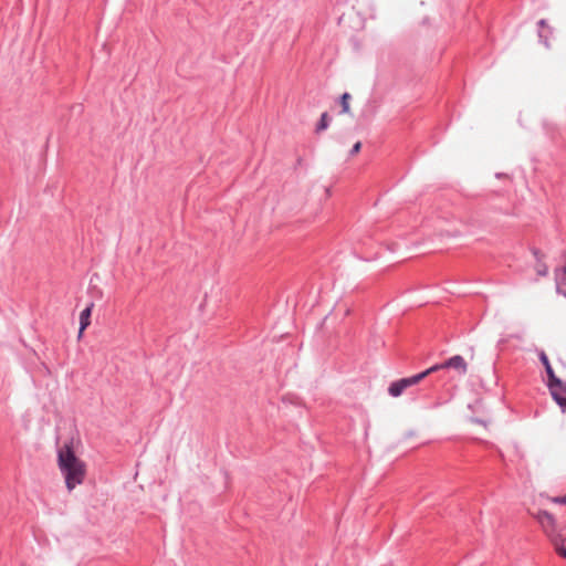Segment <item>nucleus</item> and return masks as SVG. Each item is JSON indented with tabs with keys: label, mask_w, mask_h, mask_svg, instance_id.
Returning <instances> with one entry per match:
<instances>
[{
	"label": "nucleus",
	"mask_w": 566,
	"mask_h": 566,
	"mask_svg": "<svg viewBox=\"0 0 566 566\" xmlns=\"http://www.w3.org/2000/svg\"><path fill=\"white\" fill-rule=\"evenodd\" d=\"M57 467L65 479L69 491L84 482L86 464L76 457L72 443H65L57 450Z\"/></svg>",
	"instance_id": "nucleus-1"
},
{
	"label": "nucleus",
	"mask_w": 566,
	"mask_h": 566,
	"mask_svg": "<svg viewBox=\"0 0 566 566\" xmlns=\"http://www.w3.org/2000/svg\"><path fill=\"white\" fill-rule=\"evenodd\" d=\"M532 516L537 521L542 531L553 545L558 546V544L564 543L565 538L557 525L555 516L552 513L541 510L537 513L532 514Z\"/></svg>",
	"instance_id": "nucleus-2"
},
{
	"label": "nucleus",
	"mask_w": 566,
	"mask_h": 566,
	"mask_svg": "<svg viewBox=\"0 0 566 566\" xmlns=\"http://www.w3.org/2000/svg\"><path fill=\"white\" fill-rule=\"evenodd\" d=\"M438 367H430L421 373L412 375L410 377L400 378L396 381H392L388 387V394L391 397L401 396L405 390L409 387L418 385L421 380H423L428 375L437 371Z\"/></svg>",
	"instance_id": "nucleus-3"
},
{
	"label": "nucleus",
	"mask_w": 566,
	"mask_h": 566,
	"mask_svg": "<svg viewBox=\"0 0 566 566\" xmlns=\"http://www.w3.org/2000/svg\"><path fill=\"white\" fill-rule=\"evenodd\" d=\"M432 367H438L439 369H448L452 370L454 375L462 376L467 373V363L464 361L462 356H452L443 364L433 365Z\"/></svg>",
	"instance_id": "nucleus-4"
},
{
	"label": "nucleus",
	"mask_w": 566,
	"mask_h": 566,
	"mask_svg": "<svg viewBox=\"0 0 566 566\" xmlns=\"http://www.w3.org/2000/svg\"><path fill=\"white\" fill-rule=\"evenodd\" d=\"M551 395L553 399L556 401V403L560 407L562 411H566V384L562 380L554 382V384H547Z\"/></svg>",
	"instance_id": "nucleus-5"
},
{
	"label": "nucleus",
	"mask_w": 566,
	"mask_h": 566,
	"mask_svg": "<svg viewBox=\"0 0 566 566\" xmlns=\"http://www.w3.org/2000/svg\"><path fill=\"white\" fill-rule=\"evenodd\" d=\"M556 291L566 297V265L555 271Z\"/></svg>",
	"instance_id": "nucleus-6"
},
{
	"label": "nucleus",
	"mask_w": 566,
	"mask_h": 566,
	"mask_svg": "<svg viewBox=\"0 0 566 566\" xmlns=\"http://www.w3.org/2000/svg\"><path fill=\"white\" fill-rule=\"evenodd\" d=\"M92 308L93 304L88 305L80 314V334H82L84 329L91 324Z\"/></svg>",
	"instance_id": "nucleus-7"
},
{
	"label": "nucleus",
	"mask_w": 566,
	"mask_h": 566,
	"mask_svg": "<svg viewBox=\"0 0 566 566\" xmlns=\"http://www.w3.org/2000/svg\"><path fill=\"white\" fill-rule=\"evenodd\" d=\"M539 357H541V361L544 365L547 377H548L547 384H554V382L559 381L560 379L555 375L554 369L548 360V356H539Z\"/></svg>",
	"instance_id": "nucleus-8"
},
{
	"label": "nucleus",
	"mask_w": 566,
	"mask_h": 566,
	"mask_svg": "<svg viewBox=\"0 0 566 566\" xmlns=\"http://www.w3.org/2000/svg\"><path fill=\"white\" fill-rule=\"evenodd\" d=\"M349 101H350V95L348 93H344L340 97L342 112L344 114H348L350 111Z\"/></svg>",
	"instance_id": "nucleus-9"
},
{
	"label": "nucleus",
	"mask_w": 566,
	"mask_h": 566,
	"mask_svg": "<svg viewBox=\"0 0 566 566\" xmlns=\"http://www.w3.org/2000/svg\"><path fill=\"white\" fill-rule=\"evenodd\" d=\"M328 114L323 113L319 119V123L317 124L316 132L319 133L322 130H325L328 127Z\"/></svg>",
	"instance_id": "nucleus-10"
},
{
	"label": "nucleus",
	"mask_w": 566,
	"mask_h": 566,
	"mask_svg": "<svg viewBox=\"0 0 566 566\" xmlns=\"http://www.w3.org/2000/svg\"><path fill=\"white\" fill-rule=\"evenodd\" d=\"M536 273L541 276H545L548 273V268L545 263L538 262L536 265Z\"/></svg>",
	"instance_id": "nucleus-11"
},
{
	"label": "nucleus",
	"mask_w": 566,
	"mask_h": 566,
	"mask_svg": "<svg viewBox=\"0 0 566 566\" xmlns=\"http://www.w3.org/2000/svg\"><path fill=\"white\" fill-rule=\"evenodd\" d=\"M553 546L555 547V551L557 552L558 555L566 558V548L563 546V544H558V546L557 545H553Z\"/></svg>",
	"instance_id": "nucleus-12"
},
{
	"label": "nucleus",
	"mask_w": 566,
	"mask_h": 566,
	"mask_svg": "<svg viewBox=\"0 0 566 566\" xmlns=\"http://www.w3.org/2000/svg\"><path fill=\"white\" fill-rule=\"evenodd\" d=\"M549 500H551L553 503H556V504H565V505H566V495H565V496H554V497H549Z\"/></svg>",
	"instance_id": "nucleus-13"
},
{
	"label": "nucleus",
	"mask_w": 566,
	"mask_h": 566,
	"mask_svg": "<svg viewBox=\"0 0 566 566\" xmlns=\"http://www.w3.org/2000/svg\"><path fill=\"white\" fill-rule=\"evenodd\" d=\"M360 148H361V143H360V142H357V143L353 146V149L350 150V155H352V156L357 155V154L360 151Z\"/></svg>",
	"instance_id": "nucleus-14"
},
{
	"label": "nucleus",
	"mask_w": 566,
	"mask_h": 566,
	"mask_svg": "<svg viewBox=\"0 0 566 566\" xmlns=\"http://www.w3.org/2000/svg\"><path fill=\"white\" fill-rule=\"evenodd\" d=\"M539 24H541V25H545V24H546L545 20H541V21H539Z\"/></svg>",
	"instance_id": "nucleus-15"
}]
</instances>
